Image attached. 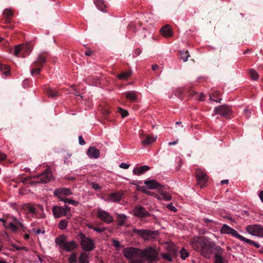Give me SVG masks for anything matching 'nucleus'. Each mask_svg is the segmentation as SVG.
<instances>
[{
	"instance_id": "f257e3e1",
	"label": "nucleus",
	"mask_w": 263,
	"mask_h": 263,
	"mask_svg": "<svg viewBox=\"0 0 263 263\" xmlns=\"http://www.w3.org/2000/svg\"><path fill=\"white\" fill-rule=\"evenodd\" d=\"M158 249L156 246H151L144 250H140V263H144L146 260L148 263H152L158 259Z\"/></svg>"
},
{
	"instance_id": "f03ea898",
	"label": "nucleus",
	"mask_w": 263,
	"mask_h": 263,
	"mask_svg": "<svg viewBox=\"0 0 263 263\" xmlns=\"http://www.w3.org/2000/svg\"><path fill=\"white\" fill-rule=\"evenodd\" d=\"M55 242L60 249L67 252L72 251L78 247V243L74 240L67 241V237L64 235L57 237L55 239Z\"/></svg>"
},
{
	"instance_id": "7ed1b4c3",
	"label": "nucleus",
	"mask_w": 263,
	"mask_h": 263,
	"mask_svg": "<svg viewBox=\"0 0 263 263\" xmlns=\"http://www.w3.org/2000/svg\"><path fill=\"white\" fill-rule=\"evenodd\" d=\"M133 232L146 241L156 240L159 235L157 231H151L147 229H137L134 228Z\"/></svg>"
},
{
	"instance_id": "20e7f679",
	"label": "nucleus",
	"mask_w": 263,
	"mask_h": 263,
	"mask_svg": "<svg viewBox=\"0 0 263 263\" xmlns=\"http://www.w3.org/2000/svg\"><path fill=\"white\" fill-rule=\"evenodd\" d=\"M124 256L132 261V263H140V249L133 247H128L123 249Z\"/></svg>"
},
{
	"instance_id": "39448f33",
	"label": "nucleus",
	"mask_w": 263,
	"mask_h": 263,
	"mask_svg": "<svg viewBox=\"0 0 263 263\" xmlns=\"http://www.w3.org/2000/svg\"><path fill=\"white\" fill-rule=\"evenodd\" d=\"M77 236L83 250L90 251L95 248V243L90 238L87 237L82 232L78 233Z\"/></svg>"
},
{
	"instance_id": "423d86ee",
	"label": "nucleus",
	"mask_w": 263,
	"mask_h": 263,
	"mask_svg": "<svg viewBox=\"0 0 263 263\" xmlns=\"http://www.w3.org/2000/svg\"><path fill=\"white\" fill-rule=\"evenodd\" d=\"M53 215L55 218H60L62 216H66L70 218L71 216L70 208L67 205L64 206H54L52 209Z\"/></svg>"
},
{
	"instance_id": "0eeeda50",
	"label": "nucleus",
	"mask_w": 263,
	"mask_h": 263,
	"mask_svg": "<svg viewBox=\"0 0 263 263\" xmlns=\"http://www.w3.org/2000/svg\"><path fill=\"white\" fill-rule=\"evenodd\" d=\"M250 234L259 237H263V226L260 224H254L248 226L246 229Z\"/></svg>"
},
{
	"instance_id": "6e6552de",
	"label": "nucleus",
	"mask_w": 263,
	"mask_h": 263,
	"mask_svg": "<svg viewBox=\"0 0 263 263\" xmlns=\"http://www.w3.org/2000/svg\"><path fill=\"white\" fill-rule=\"evenodd\" d=\"M167 251V253L162 254L161 256L165 260L172 261L177 257L178 250L175 245L172 244L168 246Z\"/></svg>"
},
{
	"instance_id": "1a4fd4ad",
	"label": "nucleus",
	"mask_w": 263,
	"mask_h": 263,
	"mask_svg": "<svg viewBox=\"0 0 263 263\" xmlns=\"http://www.w3.org/2000/svg\"><path fill=\"white\" fill-rule=\"evenodd\" d=\"M52 177L51 172L47 169L40 175L36 176L33 181L36 183H47L51 180Z\"/></svg>"
},
{
	"instance_id": "9d476101",
	"label": "nucleus",
	"mask_w": 263,
	"mask_h": 263,
	"mask_svg": "<svg viewBox=\"0 0 263 263\" xmlns=\"http://www.w3.org/2000/svg\"><path fill=\"white\" fill-rule=\"evenodd\" d=\"M139 136L141 140V143L143 145H148L153 143L157 139V136H154L145 134L143 131H140Z\"/></svg>"
},
{
	"instance_id": "9b49d317",
	"label": "nucleus",
	"mask_w": 263,
	"mask_h": 263,
	"mask_svg": "<svg viewBox=\"0 0 263 263\" xmlns=\"http://www.w3.org/2000/svg\"><path fill=\"white\" fill-rule=\"evenodd\" d=\"M214 114L213 116H214L216 114L220 115L221 117L224 118H229L231 113V110L229 106L226 105H222L220 106H218L216 107L214 110Z\"/></svg>"
},
{
	"instance_id": "f8f14e48",
	"label": "nucleus",
	"mask_w": 263,
	"mask_h": 263,
	"mask_svg": "<svg viewBox=\"0 0 263 263\" xmlns=\"http://www.w3.org/2000/svg\"><path fill=\"white\" fill-rule=\"evenodd\" d=\"M220 233L222 234H229L239 239H241L242 236L239 235L234 229L231 228L227 224H223L220 229Z\"/></svg>"
},
{
	"instance_id": "ddd939ff",
	"label": "nucleus",
	"mask_w": 263,
	"mask_h": 263,
	"mask_svg": "<svg viewBox=\"0 0 263 263\" xmlns=\"http://www.w3.org/2000/svg\"><path fill=\"white\" fill-rule=\"evenodd\" d=\"M98 218L106 223H110L113 221V217L107 212L99 208L97 211Z\"/></svg>"
},
{
	"instance_id": "4468645a",
	"label": "nucleus",
	"mask_w": 263,
	"mask_h": 263,
	"mask_svg": "<svg viewBox=\"0 0 263 263\" xmlns=\"http://www.w3.org/2000/svg\"><path fill=\"white\" fill-rule=\"evenodd\" d=\"M197 184L200 187H203L208 181V177L205 173L200 170H197L196 172Z\"/></svg>"
},
{
	"instance_id": "2eb2a0df",
	"label": "nucleus",
	"mask_w": 263,
	"mask_h": 263,
	"mask_svg": "<svg viewBox=\"0 0 263 263\" xmlns=\"http://www.w3.org/2000/svg\"><path fill=\"white\" fill-rule=\"evenodd\" d=\"M213 247L206 240L201 247L200 252L201 254L204 257L209 258L213 251Z\"/></svg>"
},
{
	"instance_id": "dca6fc26",
	"label": "nucleus",
	"mask_w": 263,
	"mask_h": 263,
	"mask_svg": "<svg viewBox=\"0 0 263 263\" xmlns=\"http://www.w3.org/2000/svg\"><path fill=\"white\" fill-rule=\"evenodd\" d=\"M135 216L139 217H147L150 215L149 213L141 205H137L133 210Z\"/></svg>"
},
{
	"instance_id": "f3484780",
	"label": "nucleus",
	"mask_w": 263,
	"mask_h": 263,
	"mask_svg": "<svg viewBox=\"0 0 263 263\" xmlns=\"http://www.w3.org/2000/svg\"><path fill=\"white\" fill-rule=\"evenodd\" d=\"M53 194L54 196L58 197L59 200H61V198H64L63 197V196H68L72 195V193L70 189L68 188H59L56 189L54 191Z\"/></svg>"
},
{
	"instance_id": "a211bd4d",
	"label": "nucleus",
	"mask_w": 263,
	"mask_h": 263,
	"mask_svg": "<svg viewBox=\"0 0 263 263\" xmlns=\"http://www.w3.org/2000/svg\"><path fill=\"white\" fill-rule=\"evenodd\" d=\"M205 241V240L202 238L196 237L192 240L191 245L194 250L200 251Z\"/></svg>"
},
{
	"instance_id": "6ab92c4d",
	"label": "nucleus",
	"mask_w": 263,
	"mask_h": 263,
	"mask_svg": "<svg viewBox=\"0 0 263 263\" xmlns=\"http://www.w3.org/2000/svg\"><path fill=\"white\" fill-rule=\"evenodd\" d=\"M123 194L120 192H115L109 194L107 199L108 202H117L120 201L122 197Z\"/></svg>"
},
{
	"instance_id": "aec40b11",
	"label": "nucleus",
	"mask_w": 263,
	"mask_h": 263,
	"mask_svg": "<svg viewBox=\"0 0 263 263\" xmlns=\"http://www.w3.org/2000/svg\"><path fill=\"white\" fill-rule=\"evenodd\" d=\"M87 154L89 157L93 159H97L100 156V151L93 146L90 147L88 149Z\"/></svg>"
},
{
	"instance_id": "412c9836",
	"label": "nucleus",
	"mask_w": 263,
	"mask_h": 263,
	"mask_svg": "<svg viewBox=\"0 0 263 263\" xmlns=\"http://www.w3.org/2000/svg\"><path fill=\"white\" fill-rule=\"evenodd\" d=\"M160 32L162 35L165 37H170L173 35V32L168 25L162 27L160 29Z\"/></svg>"
},
{
	"instance_id": "4be33fe9",
	"label": "nucleus",
	"mask_w": 263,
	"mask_h": 263,
	"mask_svg": "<svg viewBox=\"0 0 263 263\" xmlns=\"http://www.w3.org/2000/svg\"><path fill=\"white\" fill-rule=\"evenodd\" d=\"M144 183L148 189L151 190L157 189L161 186V184L155 180H145Z\"/></svg>"
},
{
	"instance_id": "5701e85b",
	"label": "nucleus",
	"mask_w": 263,
	"mask_h": 263,
	"mask_svg": "<svg viewBox=\"0 0 263 263\" xmlns=\"http://www.w3.org/2000/svg\"><path fill=\"white\" fill-rule=\"evenodd\" d=\"M150 167L147 165H143L141 167H136L134 169L133 173L135 175H140L145 172L148 171Z\"/></svg>"
},
{
	"instance_id": "b1692460",
	"label": "nucleus",
	"mask_w": 263,
	"mask_h": 263,
	"mask_svg": "<svg viewBox=\"0 0 263 263\" xmlns=\"http://www.w3.org/2000/svg\"><path fill=\"white\" fill-rule=\"evenodd\" d=\"M46 61V57L43 53L39 55L37 59L33 63V65L36 67H43V63Z\"/></svg>"
},
{
	"instance_id": "393cba45",
	"label": "nucleus",
	"mask_w": 263,
	"mask_h": 263,
	"mask_svg": "<svg viewBox=\"0 0 263 263\" xmlns=\"http://www.w3.org/2000/svg\"><path fill=\"white\" fill-rule=\"evenodd\" d=\"M89 254L86 252H82L78 258L79 263H89Z\"/></svg>"
},
{
	"instance_id": "a878e982",
	"label": "nucleus",
	"mask_w": 263,
	"mask_h": 263,
	"mask_svg": "<svg viewBox=\"0 0 263 263\" xmlns=\"http://www.w3.org/2000/svg\"><path fill=\"white\" fill-rule=\"evenodd\" d=\"M26 210L29 214H30L32 216H36L38 213L36 206L27 204L26 205Z\"/></svg>"
},
{
	"instance_id": "bb28decb",
	"label": "nucleus",
	"mask_w": 263,
	"mask_h": 263,
	"mask_svg": "<svg viewBox=\"0 0 263 263\" xmlns=\"http://www.w3.org/2000/svg\"><path fill=\"white\" fill-rule=\"evenodd\" d=\"M10 68L6 65L1 64H0V71L2 72V74L5 77H7L10 74Z\"/></svg>"
},
{
	"instance_id": "cd10ccee",
	"label": "nucleus",
	"mask_w": 263,
	"mask_h": 263,
	"mask_svg": "<svg viewBox=\"0 0 263 263\" xmlns=\"http://www.w3.org/2000/svg\"><path fill=\"white\" fill-rule=\"evenodd\" d=\"M214 263H228V261L224 259L223 255H220V254H215Z\"/></svg>"
},
{
	"instance_id": "c85d7f7f",
	"label": "nucleus",
	"mask_w": 263,
	"mask_h": 263,
	"mask_svg": "<svg viewBox=\"0 0 263 263\" xmlns=\"http://www.w3.org/2000/svg\"><path fill=\"white\" fill-rule=\"evenodd\" d=\"M95 4L96 7L98 8L99 10L101 11H104L105 10V8H106V6L104 4V2L102 0H96L95 1Z\"/></svg>"
},
{
	"instance_id": "c756f323",
	"label": "nucleus",
	"mask_w": 263,
	"mask_h": 263,
	"mask_svg": "<svg viewBox=\"0 0 263 263\" xmlns=\"http://www.w3.org/2000/svg\"><path fill=\"white\" fill-rule=\"evenodd\" d=\"M125 97L131 101H134L137 99V95L135 91H130L125 93Z\"/></svg>"
},
{
	"instance_id": "7c9ffc66",
	"label": "nucleus",
	"mask_w": 263,
	"mask_h": 263,
	"mask_svg": "<svg viewBox=\"0 0 263 263\" xmlns=\"http://www.w3.org/2000/svg\"><path fill=\"white\" fill-rule=\"evenodd\" d=\"M180 59L183 62H186L188 60V58L190 57L189 53L187 51L180 50Z\"/></svg>"
},
{
	"instance_id": "2f4dec72",
	"label": "nucleus",
	"mask_w": 263,
	"mask_h": 263,
	"mask_svg": "<svg viewBox=\"0 0 263 263\" xmlns=\"http://www.w3.org/2000/svg\"><path fill=\"white\" fill-rule=\"evenodd\" d=\"M118 224L119 226H122L124 224L125 220L126 218V216L124 214H118Z\"/></svg>"
},
{
	"instance_id": "473e14b6",
	"label": "nucleus",
	"mask_w": 263,
	"mask_h": 263,
	"mask_svg": "<svg viewBox=\"0 0 263 263\" xmlns=\"http://www.w3.org/2000/svg\"><path fill=\"white\" fill-rule=\"evenodd\" d=\"M60 201H64L65 203H68V204L74 206H77L79 204V202L67 198H61Z\"/></svg>"
},
{
	"instance_id": "72a5a7b5",
	"label": "nucleus",
	"mask_w": 263,
	"mask_h": 263,
	"mask_svg": "<svg viewBox=\"0 0 263 263\" xmlns=\"http://www.w3.org/2000/svg\"><path fill=\"white\" fill-rule=\"evenodd\" d=\"M241 240L243 241H245L249 244H250V245H253L254 246H255V247H256L257 248H259L260 246L259 245L258 243H256L252 240H251L249 239H247V238H246L245 237H244L243 236H242V238H241L240 239Z\"/></svg>"
},
{
	"instance_id": "f704fd0d",
	"label": "nucleus",
	"mask_w": 263,
	"mask_h": 263,
	"mask_svg": "<svg viewBox=\"0 0 263 263\" xmlns=\"http://www.w3.org/2000/svg\"><path fill=\"white\" fill-rule=\"evenodd\" d=\"M46 93L50 97H54L58 96L57 91L51 88H48L46 90Z\"/></svg>"
},
{
	"instance_id": "c9c22d12",
	"label": "nucleus",
	"mask_w": 263,
	"mask_h": 263,
	"mask_svg": "<svg viewBox=\"0 0 263 263\" xmlns=\"http://www.w3.org/2000/svg\"><path fill=\"white\" fill-rule=\"evenodd\" d=\"M160 195L162 196V199L165 201H170L172 199L171 195L166 192H161L160 193Z\"/></svg>"
},
{
	"instance_id": "e433bc0d",
	"label": "nucleus",
	"mask_w": 263,
	"mask_h": 263,
	"mask_svg": "<svg viewBox=\"0 0 263 263\" xmlns=\"http://www.w3.org/2000/svg\"><path fill=\"white\" fill-rule=\"evenodd\" d=\"M68 263H77V253H72L68 259Z\"/></svg>"
},
{
	"instance_id": "4c0bfd02",
	"label": "nucleus",
	"mask_w": 263,
	"mask_h": 263,
	"mask_svg": "<svg viewBox=\"0 0 263 263\" xmlns=\"http://www.w3.org/2000/svg\"><path fill=\"white\" fill-rule=\"evenodd\" d=\"M23 51V45L20 44L15 46L13 53L15 55L18 56L20 53L24 52Z\"/></svg>"
},
{
	"instance_id": "58836bf2",
	"label": "nucleus",
	"mask_w": 263,
	"mask_h": 263,
	"mask_svg": "<svg viewBox=\"0 0 263 263\" xmlns=\"http://www.w3.org/2000/svg\"><path fill=\"white\" fill-rule=\"evenodd\" d=\"M249 73L252 80H257L258 79V74L255 70L250 69L249 71Z\"/></svg>"
},
{
	"instance_id": "ea45409f",
	"label": "nucleus",
	"mask_w": 263,
	"mask_h": 263,
	"mask_svg": "<svg viewBox=\"0 0 263 263\" xmlns=\"http://www.w3.org/2000/svg\"><path fill=\"white\" fill-rule=\"evenodd\" d=\"M180 256L182 259H185L189 255V252L183 248L180 251Z\"/></svg>"
},
{
	"instance_id": "a19ab883",
	"label": "nucleus",
	"mask_w": 263,
	"mask_h": 263,
	"mask_svg": "<svg viewBox=\"0 0 263 263\" xmlns=\"http://www.w3.org/2000/svg\"><path fill=\"white\" fill-rule=\"evenodd\" d=\"M32 69L31 70V75H34V74H40L42 67H36L33 64H32Z\"/></svg>"
},
{
	"instance_id": "79ce46f5",
	"label": "nucleus",
	"mask_w": 263,
	"mask_h": 263,
	"mask_svg": "<svg viewBox=\"0 0 263 263\" xmlns=\"http://www.w3.org/2000/svg\"><path fill=\"white\" fill-rule=\"evenodd\" d=\"M68 224V222L66 220H61L59 223V228L61 230L65 229Z\"/></svg>"
},
{
	"instance_id": "37998d69",
	"label": "nucleus",
	"mask_w": 263,
	"mask_h": 263,
	"mask_svg": "<svg viewBox=\"0 0 263 263\" xmlns=\"http://www.w3.org/2000/svg\"><path fill=\"white\" fill-rule=\"evenodd\" d=\"M193 97L196 99V100H199L200 101H203L204 100V95L202 93H194L193 95Z\"/></svg>"
},
{
	"instance_id": "c03bdc74",
	"label": "nucleus",
	"mask_w": 263,
	"mask_h": 263,
	"mask_svg": "<svg viewBox=\"0 0 263 263\" xmlns=\"http://www.w3.org/2000/svg\"><path fill=\"white\" fill-rule=\"evenodd\" d=\"M23 47L24 53L26 54H29L32 50V47L30 45H22Z\"/></svg>"
},
{
	"instance_id": "a18cd8bd",
	"label": "nucleus",
	"mask_w": 263,
	"mask_h": 263,
	"mask_svg": "<svg viewBox=\"0 0 263 263\" xmlns=\"http://www.w3.org/2000/svg\"><path fill=\"white\" fill-rule=\"evenodd\" d=\"M3 15L5 16H10L14 15L13 11L11 9H6L3 11Z\"/></svg>"
},
{
	"instance_id": "49530a36",
	"label": "nucleus",
	"mask_w": 263,
	"mask_h": 263,
	"mask_svg": "<svg viewBox=\"0 0 263 263\" xmlns=\"http://www.w3.org/2000/svg\"><path fill=\"white\" fill-rule=\"evenodd\" d=\"M130 72H123L121 74L118 75V78L120 80H122V79L126 80L127 79V78L128 77L130 76Z\"/></svg>"
},
{
	"instance_id": "de8ad7c7",
	"label": "nucleus",
	"mask_w": 263,
	"mask_h": 263,
	"mask_svg": "<svg viewBox=\"0 0 263 263\" xmlns=\"http://www.w3.org/2000/svg\"><path fill=\"white\" fill-rule=\"evenodd\" d=\"M214 250L216 251V252L214 253L215 254H220V255H223V251L222 249L218 246H216L214 248Z\"/></svg>"
},
{
	"instance_id": "09e8293b",
	"label": "nucleus",
	"mask_w": 263,
	"mask_h": 263,
	"mask_svg": "<svg viewBox=\"0 0 263 263\" xmlns=\"http://www.w3.org/2000/svg\"><path fill=\"white\" fill-rule=\"evenodd\" d=\"M7 227L10 228L13 232H16L17 230V227L12 222L8 223Z\"/></svg>"
},
{
	"instance_id": "8fccbe9b",
	"label": "nucleus",
	"mask_w": 263,
	"mask_h": 263,
	"mask_svg": "<svg viewBox=\"0 0 263 263\" xmlns=\"http://www.w3.org/2000/svg\"><path fill=\"white\" fill-rule=\"evenodd\" d=\"M118 111L120 113L121 115L123 118L126 117V116H128V112L127 110H124L121 107H118Z\"/></svg>"
},
{
	"instance_id": "3c124183",
	"label": "nucleus",
	"mask_w": 263,
	"mask_h": 263,
	"mask_svg": "<svg viewBox=\"0 0 263 263\" xmlns=\"http://www.w3.org/2000/svg\"><path fill=\"white\" fill-rule=\"evenodd\" d=\"M90 184L91 187L96 191H98L102 189V187L98 183L91 182Z\"/></svg>"
},
{
	"instance_id": "603ef678",
	"label": "nucleus",
	"mask_w": 263,
	"mask_h": 263,
	"mask_svg": "<svg viewBox=\"0 0 263 263\" xmlns=\"http://www.w3.org/2000/svg\"><path fill=\"white\" fill-rule=\"evenodd\" d=\"M13 223H15L16 224H17L19 226H20L21 228H23V224L20 222L19 221V220L18 219H17L15 217H13L12 218V221Z\"/></svg>"
},
{
	"instance_id": "864d4df0",
	"label": "nucleus",
	"mask_w": 263,
	"mask_h": 263,
	"mask_svg": "<svg viewBox=\"0 0 263 263\" xmlns=\"http://www.w3.org/2000/svg\"><path fill=\"white\" fill-rule=\"evenodd\" d=\"M106 228L105 227H102V228L96 227L95 229H94V231H95L98 233H101V232L104 231L105 230H106Z\"/></svg>"
},
{
	"instance_id": "5fc2aeb1",
	"label": "nucleus",
	"mask_w": 263,
	"mask_h": 263,
	"mask_svg": "<svg viewBox=\"0 0 263 263\" xmlns=\"http://www.w3.org/2000/svg\"><path fill=\"white\" fill-rule=\"evenodd\" d=\"M167 208L169 210H170L171 211H173V212H176L177 211L176 208L174 205H173L172 203L168 204L167 205Z\"/></svg>"
},
{
	"instance_id": "6e6d98bb",
	"label": "nucleus",
	"mask_w": 263,
	"mask_h": 263,
	"mask_svg": "<svg viewBox=\"0 0 263 263\" xmlns=\"http://www.w3.org/2000/svg\"><path fill=\"white\" fill-rule=\"evenodd\" d=\"M79 143L80 145H83L85 144V141L83 140L82 136H79Z\"/></svg>"
},
{
	"instance_id": "4d7b16f0",
	"label": "nucleus",
	"mask_w": 263,
	"mask_h": 263,
	"mask_svg": "<svg viewBox=\"0 0 263 263\" xmlns=\"http://www.w3.org/2000/svg\"><path fill=\"white\" fill-rule=\"evenodd\" d=\"M119 166L122 168L127 169L129 167V165L125 163H121Z\"/></svg>"
},
{
	"instance_id": "13d9d810",
	"label": "nucleus",
	"mask_w": 263,
	"mask_h": 263,
	"mask_svg": "<svg viewBox=\"0 0 263 263\" xmlns=\"http://www.w3.org/2000/svg\"><path fill=\"white\" fill-rule=\"evenodd\" d=\"M113 245L116 248H119L120 246V243L119 241L114 239L113 241Z\"/></svg>"
},
{
	"instance_id": "bf43d9fd",
	"label": "nucleus",
	"mask_w": 263,
	"mask_h": 263,
	"mask_svg": "<svg viewBox=\"0 0 263 263\" xmlns=\"http://www.w3.org/2000/svg\"><path fill=\"white\" fill-rule=\"evenodd\" d=\"M6 159V155L0 152V161H3Z\"/></svg>"
},
{
	"instance_id": "052dcab7",
	"label": "nucleus",
	"mask_w": 263,
	"mask_h": 263,
	"mask_svg": "<svg viewBox=\"0 0 263 263\" xmlns=\"http://www.w3.org/2000/svg\"><path fill=\"white\" fill-rule=\"evenodd\" d=\"M244 111L246 115V116L248 117H249L250 115H251V111L248 108H246L244 110Z\"/></svg>"
},
{
	"instance_id": "680f3d73",
	"label": "nucleus",
	"mask_w": 263,
	"mask_h": 263,
	"mask_svg": "<svg viewBox=\"0 0 263 263\" xmlns=\"http://www.w3.org/2000/svg\"><path fill=\"white\" fill-rule=\"evenodd\" d=\"M203 220L206 223L214 222V221L213 220L210 219H208V218H203Z\"/></svg>"
},
{
	"instance_id": "e2e57ef3",
	"label": "nucleus",
	"mask_w": 263,
	"mask_h": 263,
	"mask_svg": "<svg viewBox=\"0 0 263 263\" xmlns=\"http://www.w3.org/2000/svg\"><path fill=\"white\" fill-rule=\"evenodd\" d=\"M258 196L261 201L263 202V191H261L259 192Z\"/></svg>"
},
{
	"instance_id": "0e129e2a",
	"label": "nucleus",
	"mask_w": 263,
	"mask_h": 263,
	"mask_svg": "<svg viewBox=\"0 0 263 263\" xmlns=\"http://www.w3.org/2000/svg\"><path fill=\"white\" fill-rule=\"evenodd\" d=\"M16 249L17 250H24L25 251H28V249L26 247H25L16 248Z\"/></svg>"
},
{
	"instance_id": "69168bd1",
	"label": "nucleus",
	"mask_w": 263,
	"mask_h": 263,
	"mask_svg": "<svg viewBox=\"0 0 263 263\" xmlns=\"http://www.w3.org/2000/svg\"><path fill=\"white\" fill-rule=\"evenodd\" d=\"M177 143H178V140H176V141H173V142H168V145H175V144H176Z\"/></svg>"
},
{
	"instance_id": "338daca9",
	"label": "nucleus",
	"mask_w": 263,
	"mask_h": 263,
	"mask_svg": "<svg viewBox=\"0 0 263 263\" xmlns=\"http://www.w3.org/2000/svg\"><path fill=\"white\" fill-rule=\"evenodd\" d=\"M35 233L37 234H39L40 233H44L45 232V231H42L40 229H37L35 231Z\"/></svg>"
},
{
	"instance_id": "774afa93",
	"label": "nucleus",
	"mask_w": 263,
	"mask_h": 263,
	"mask_svg": "<svg viewBox=\"0 0 263 263\" xmlns=\"http://www.w3.org/2000/svg\"><path fill=\"white\" fill-rule=\"evenodd\" d=\"M158 68V66L156 64L155 65H153L152 66V69L153 70H156L157 68Z\"/></svg>"
}]
</instances>
